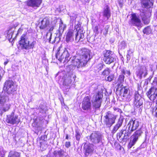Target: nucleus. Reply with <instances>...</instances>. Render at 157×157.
Segmentation results:
<instances>
[{
    "instance_id": "obj_2",
    "label": "nucleus",
    "mask_w": 157,
    "mask_h": 157,
    "mask_svg": "<svg viewBox=\"0 0 157 157\" xmlns=\"http://www.w3.org/2000/svg\"><path fill=\"white\" fill-rule=\"evenodd\" d=\"M36 43L35 41L30 42L29 37L27 34H23L21 36L20 40L19 41V47L22 50H27L33 49Z\"/></svg>"
},
{
    "instance_id": "obj_60",
    "label": "nucleus",
    "mask_w": 157,
    "mask_h": 157,
    "mask_svg": "<svg viewBox=\"0 0 157 157\" xmlns=\"http://www.w3.org/2000/svg\"><path fill=\"white\" fill-rule=\"evenodd\" d=\"M8 62V60H7V61H5L4 62V65H6L7 64Z\"/></svg>"
},
{
    "instance_id": "obj_64",
    "label": "nucleus",
    "mask_w": 157,
    "mask_h": 157,
    "mask_svg": "<svg viewBox=\"0 0 157 157\" xmlns=\"http://www.w3.org/2000/svg\"><path fill=\"white\" fill-rule=\"evenodd\" d=\"M156 85H157V78L156 80Z\"/></svg>"
},
{
    "instance_id": "obj_38",
    "label": "nucleus",
    "mask_w": 157,
    "mask_h": 157,
    "mask_svg": "<svg viewBox=\"0 0 157 157\" xmlns=\"http://www.w3.org/2000/svg\"><path fill=\"white\" fill-rule=\"evenodd\" d=\"M119 48L121 49H124L126 47V44L124 41H122L120 42L119 44Z\"/></svg>"
},
{
    "instance_id": "obj_14",
    "label": "nucleus",
    "mask_w": 157,
    "mask_h": 157,
    "mask_svg": "<svg viewBox=\"0 0 157 157\" xmlns=\"http://www.w3.org/2000/svg\"><path fill=\"white\" fill-rule=\"evenodd\" d=\"M82 108L84 110H90L91 109V103L89 96H86L83 98Z\"/></svg>"
},
{
    "instance_id": "obj_53",
    "label": "nucleus",
    "mask_w": 157,
    "mask_h": 157,
    "mask_svg": "<svg viewBox=\"0 0 157 157\" xmlns=\"http://www.w3.org/2000/svg\"><path fill=\"white\" fill-rule=\"evenodd\" d=\"M23 30L22 29H21V28H19L17 32V33L16 34V36H17V35L19 34H21L23 31Z\"/></svg>"
},
{
    "instance_id": "obj_50",
    "label": "nucleus",
    "mask_w": 157,
    "mask_h": 157,
    "mask_svg": "<svg viewBox=\"0 0 157 157\" xmlns=\"http://www.w3.org/2000/svg\"><path fill=\"white\" fill-rule=\"evenodd\" d=\"M97 68H98L99 71L101 70L103 68V64L101 63L98 64L97 66Z\"/></svg>"
},
{
    "instance_id": "obj_1",
    "label": "nucleus",
    "mask_w": 157,
    "mask_h": 157,
    "mask_svg": "<svg viewBox=\"0 0 157 157\" xmlns=\"http://www.w3.org/2000/svg\"><path fill=\"white\" fill-rule=\"evenodd\" d=\"M78 54L79 59H75L73 60L72 63L75 66L79 68L86 65L90 59V51L86 48H83L79 50Z\"/></svg>"
},
{
    "instance_id": "obj_48",
    "label": "nucleus",
    "mask_w": 157,
    "mask_h": 157,
    "mask_svg": "<svg viewBox=\"0 0 157 157\" xmlns=\"http://www.w3.org/2000/svg\"><path fill=\"white\" fill-rule=\"evenodd\" d=\"M109 26L108 25H106L105 28V31L104 32L103 34L104 35H106L108 33L109 29Z\"/></svg>"
},
{
    "instance_id": "obj_24",
    "label": "nucleus",
    "mask_w": 157,
    "mask_h": 157,
    "mask_svg": "<svg viewBox=\"0 0 157 157\" xmlns=\"http://www.w3.org/2000/svg\"><path fill=\"white\" fill-rule=\"evenodd\" d=\"M104 17L106 18V20H108L111 16V11L108 5H106L104 8L103 12Z\"/></svg>"
},
{
    "instance_id": "obj_32",
    "label": "nucleus",
    "mask_w": 157,
    "mask_h": 157,
    "mask_svg": "<svg viewBox=\"0 0 157 157\" xmlns=\"http://www.w3.org/2000/svg\"><path fill=\"white\" fill-rule=\"evenodd\" d=\"M39 113L43 114H45L47 110V108L46 106L44 105H40L39 109Z\"/></svg>"
},
{
    "instance_id": "obj_56",
    "label": "nucleus",
    "mask_w": 157,
    "mask_h": 157,
    "mask_svg": "<svg viewBox=\"0 0 157 157\" xmlns=\"http://www.w3.org/2000/svg\"><path fill=\"white\" fill-rule=\"evenodd\" d=\"M104 22V20L102 19H100L99 21V24L98 25L99 26H100V25H101V24H103V23Z\"/></svg>"
},
{
    "instance_id": "obj_43",
    "label": "nucleus",
    "mask_w": 157,
    "mask_h": 157,
    "mask_svg": "<svg viewBox=\"0 0 157 157\" xmlns=\"http://www.w3.org/2000/svg\"><path fill=\"white\" fill-rule=\"evenodd\" d=\"M10 104H7L5 107L3 108L2 110L4 112L7 111L10 109Z\"/></svg>"
},
{
    "instance_id": "obj_30",
    "label": "nucleus",
    "mask_w": 157,
    "mask_h": 157,
    "mask_svg": "<svg viewBox=\"0 0 157 157\" xmlns=\"http://www.w3.org/2000/svg\"><path fill=\"white\" fill-rule=\"evenodd\" d=\"M52 36V33L51 32H48L46 35V38L48 40V41L50 43H53L55 42L56 40L57 39H59L58 37L57 36L55 37L54 39L51 42V39Z\"/></svg>"
},
{
    "instance_id": "obj_5",
    "label": "nucleus",
    "mask_w": 157,
    "mask_h": 157,
    "mask_svg": "<svg viewBox=\"0 0 157 157\" xmlns=\"http://www.w3.org/2000/svg\"><path fill=\"white\" fill-rule=\"evenodd\" d=\"M103 60L106 64H110L116 61V56L112 51L105 50L103 52Z\"/></svg>"
},
{
    "instance_id": "obj_55",
    "label": "nucleus",
    "mask_w": 157,
    "mask_h": 157,
    "mask_svg": "<svg viewBox=\"0 0 157 157\" xmlns=\"http://www.w3.org/2000/svg\"><path fill=\"white\" fill-rule=\"evenodd\" d=\"M65 146L67 147H69L70 146V143L69 142H66Z\"/></svg>"
},
{
    "instance_id": "obj_18",
    "label": "nucleus",
    "mask_w": 157,
    "mask_h": 157,
    "mask_svg": "<svg viewBox=\"0 0 157 157\" xmlns=\"http://www.w3.org/2000/svg\"><path fill=\"white\" fill-rule=\"evenodd\" d=\"M42 2V0H28L27 4L29 6L36 9L40 6Z\"/></svg>"
},
{
    "instance_id": "obj_22",
    "label": "nucleus",
    "mask_w": 157,
    "mask_h": 157,
    "mask_svg": "<svg viewBox=\"0 0 157 157\" xmlns=\"http://www.w3.org/2000/svg\"><path fill=\"white\" fill-rule=\"evenodd\" d=\"M154 2L153 0H141L142 7L149 9L153 7Z\"/></svg>"
},
{
    "instance_id": "obj_7",
    "label": "nucleus",
    "mask_w": 157,
    "mask_h": 157,
    "mask_svg": "<svg viewBox=\"0 0 157 157\" xmlns=\"http://www.w3.org/2000/svg\"><path fill=\"white\" fill-rule=\"evenodd\" d=\"M56 57L60 62L63 60L64 62H68L70 58L68 52L65 48L64 50L60 48L56 54Z\"/></svg>"
},
{
    "instance_id": "obj_44",
    "label": "nucleus",
    "mask_w": 157,
    "mask_h": 157,
    "mask_svg": "<svg viewBox=\"0 0 157 157\" xmlns=\"http://www.w3.org/2000/svg\"><path fill=\"white\" fill-rule=\"evenodd\" d=\"M79 31L77 32L75 34V39L76 41L78 42L81 40L80 38L79 37Z\"/></svg>"
},
{
    "instance_id": "obj_12",
    "label": "nucleus",
    "mask_w": 157,
    "mask_h": 157,
    "mask_svg": "<svg viewBox=\"0 0 157 157\" xmlns=\"http://www.w3.org/2000/svg\"><path fill=\"white\" fill-rule=\"evenodd\" d=\"M129 24L132 26L136 27L138 29L140 28L143 25L140 19L136 16L135 13L132 14Z\"/></svg>"
},
{
    "instance_id": "obj_4",
    "label": "nucleus",
    "mask_w": 157,
    "mask_h": 157,
    "mask_svg": "<svg viewBox=\"0 0 157 157\" xmlns=\"http://www.w3.org/2000/svg\"><path fill=\"white\" fill-rule=\"evenodd\" d=\"M17 89V86L13 81L8 80L5 82L3 90L9 95H13Z\"/></svg>"
},
{
    "instance_id": "obj_39",
    "label": "nucleus",
    "mask_w": 157,
    "mask_h": 157,
    "mask_svg": "<svg viewBox=\"0 0 157 157\" xmlns=\"http://www.w3.org/2000/svg\"><path fill=\"white\" fill-rule=\"evenodd\" d=\"M125 76L122 74L120 75L118 78V82L120 83H122L124 82Z\"/></svg>"
},
{
    "instance_id": "obj_59",
    "label": "nucleus",
    "mask_w": 157,
    "mask_h": 157,
    "mask_svg": "<svg viewBox=\"0 0 157 157\" xmlns=\"http://www.w3.org/2000/svg\"><path fill=\"white\" fill-rule=\"evenodd\" d=\"M32 125L33 127H36V122L35 121V122L34 123H33Z\"/></svg>"
},
{
    "instance_id": "obj_62",
    "label": "nucleus",
    "mask_w": 157,
    "mask_h": 157,
    "mask_svg": "<svg viewBox=\"0 0 157 157\" xmlns=\"http://www.w3.org/2000/svg\"><path fill=\"white\" fill-rule=\"evenodd\" d=\"M68 136L67 135L66 136V139H68Z\"/></svg>"
},
{
    "instance_id": "obj_34",
    "label": "nucleus",
    "mask_w": 157,
    "mask_h": 157,
    "mask_svg": "<svg viewBox=\"0 0 157 157\" xmlns=\"http://www.w3.org/2000/svg\"><path fill=\"white\" fill-rule=\"evenodd\" d=\"M64 151L61 149H59L57 150H56L53 152L54 155L55 156H61L63 155Z\"/></svg>"
},
{
    "instance_id": "obj_35",
    "label": "nucleus",
    "mask_w": 157,
    "mask_h": 157,
    "mask_svg": "<svg viewBox=\"0 0 157 157\" xmlns=\"http://www.w3.org/2000/svg\"><path fill=\"white\" fill-rule=\"evenodd\" d=\"M152 29L150 26H148L145 28L143 30V32L144 34L148 35L151 33Z\"/></svg>"
},
{
    "instance_id": "obj_10",
    "label": "nucleus",
    "mask_w": 157,
    "mask_h": 157,
    "mask_svg": "<svg viewBox=\"0 0 157 157\" xmlns=\"http://www.w3.org/2000/svg\"><path fill=\"white\" fill-rule=\"evenodd\" d=\"M120 93L122 99L124 101H129L132 98V92L127 88L124 87L121 88L120 90Z\"/></svg>"
},
{
    "instance_id": "obj_23",
    "label": "nucleus",
    "mask_w": 157,
    "mask_h": 157,
    "mask_svg": "<svg viewBox=\"0 0 157 157\" xmlns=\"http://www.w3.org/2000/svg\"><path fill=\"white\" fill-rule=\"evenodd\" d=\"M74 31L72 29H69L67 32L66 41L67 43L72 42L74 40Z\"/></svg>"
},
{
    "instance_id": "obj_58",
    "label": "nucleus",
    "mask_w": 157,
    "mask_h": 157,
    "mask_svg": "<svg viewBox=\"0 0 157 157\" xmlns=\"http://www.w3.org/2000/svg\"><path fill=\"white\" fill-rule=\"evenodd\" d=\"M54 29V26H52L49 29V31L48 32H51L52 31H53V29Z\"/></svg>"
},
{
    "instance_id": "obj_37",
    "label": "nucleus",
    "mask_w": 157,
    "mask_h": 157,
    "mask_svg": "<svg viewBox=\"0 0 157 157\" xmlns=\"http://www.w3.org/2000/svg\"><path fill=\"white\" fill-rule=\"evenodd\" d=\"M39 146L42 150L44 151L45 150L47 147V141H44L42 144L40 143Z\"/></svg>"
},
{
    "instance_id": "obj_40",
    "label": "nucleus",
    "mask_w": 157,
    "mask_h": 157,
    "mask_svg": "<svg viewBox=\"0 0 157 157\" xmlns=\"http://www.w3.org/2000/svg\"><path fill=\"white\" fill-rule=\"evenodd\" d=\"M132 53L133 52L130 49L128 51V53L126 56L127 60V61H128L130 60Z\"/></svg>"
},
{
    "instance_id": "obj_57",
    "label": "nucleus",
    "mask_w": 157,
    "mask_h": 157,
    "mask_svg": "<svg viewBox=\"0 0 157 157\" xmlns=\"http://www.w3.org/2000/svg\"><path fill=\"white\" fill-rule=\"evenodd\" d=\"M38 119L39 121L44 122V117H39Z\"/></svg>"
},
{
    "instance_id": "obj_46",
    "label": "nucleus",
    "mask_w": 157,
    "mask_h": 157,
    "mask_svg": "<svg viewBox=\"0 0 157 157\" xmlns=\"http://www.w3.org/2000/svg\"><path fill=\"white\" fill-rule=\"evenodd\" d=\"M98 29V25L95 26L93 28L94 31L96 34H98L99 33Z\"/></svg>"
},
{
    "instance_id": "obj_21",
    "label": "nucleus",
    "mask_w": 157,
    "mask_h": 157,
    "mask_svg": "<svg viewBox=\"0 0 157 157\" xmlns=\"http://www.w3.org/2000/svg\"><path fill=\"white\" fill-rule=\"evenodd\" d=\"M147 74V71L146 67L145 66H141L138 72L136 73V75L139 78L141 79L143 77H145Z\"/></svg>"
},
{
    "instance_id": "obj_17",
    "label": "nucleus",
    "mask_w": 157,
    "mask_h": 157,
    "mask_svg": "<svg viewBox=\"0 0 157 157\" xmlns=\"http://www.w3.org/2000/svg\"><path fill=\"white\" fill-rule=\"evenodd\" d=\"M127 125L133 132L136 130L139 126V122L135 118L131 120Z\"/></svg>"
},
{
    "instance_id": "obj_61",
    "label": "nucleus",
    "mask_w": 157,
    "mask_h": 157,
    "mask_svg": "<svg viewBox=\"0 0 157 157\" xmlns=\"http://www.w3.org/2000/svg\"><path fill=\"white\" fill-rule=\"evenodd\" d=\"M86 2H88L90 0H84Z\"/></svg>"
},
{
    "instance_id": "obj_49",
    "label": "nucleus",
    "mask_w": 157,
    "mask_h": 157,
    "mask_svg": "<svg viewBox=\"0 0 157 157\" xmlns=\"http://www.w3.org/2000/svg\"><path fill=\"white\" fill-rule=\"evenodd\" d=\"M152 112L153 113L154 112L155 114V116L157 117V104H156L155 107L152 109Z\"/></svg>"
},
{
    "instance_id": "obj_20",
    "label": "nucleus",
    "mask_w": 157,
    "mask_h": 157,
    "mask_svg": "<svg viewBox=\"0 0 157 157\" xmlns=\"http://www.w3.org/2000/svg\"><path fill=\"white\" fill-rule=\"evenodd\" d=\"M151 14L150 13L147 15V13L145 12L144 10H142V11H140V16L145 24H147L150 22L149 18Z\"/></svg>"
},
{
    "instance_id": "obj_54",
    "label": "nucleus",
    "mask_w": 157,
    "mask_h": 157,
    "mask_svg": "<svg viewBox=\"0 0 157 157\" xmlns=\"http://www.w3.org/2000/svg\"><path fill=\"white\" fill-rule=\"evenodd\" d=\"M79 32L80 33L79 37L80 38L81 40V39H83L84 37V35L82 33V31L81 33L80 30Z\"/></svg>"
},
{
    "instance_id": "obj_16",
    "label": "nucleus",
    "mask_w": 157,
    "mask_h": 157,
    "mask_svg": "<svg viewBox=\"0 0 157 157\" xmlns=\"http://www.w3.org/2000/svg\"><path fill=\"white\" fill-rule=\"evenodd\" d=\"M85 155L86 157L91 155L94 150V145L92 144H86L84 146Z\"/></svg>"
},
{
    "instance_id": "obj_29",
    "label": "nucleus",
    "mask_w": 157,
    "mask_h": 157,
    "mask_svg": "<svg viewBox=\"0 0 157 157\" xmlns=\"http://www.w3.org/2000/svg\"><path fill=\"white\" fill-rule=\"evenodd\" d=\"M61 21V23L59 25V31L56 34V36H58L59 40L60 38V37H61V33H62L66 28V26L65 25L63 24V22H62Z\"/></svg>"
},
{
    "instance_id": "obj_26",
    "label": "nucleus",
    "mask_w": 157,
    "mask_h": 157,
    "mask_svg": "<svg viewBox=\"0 0 157 157\" xmlns=\"http://www.w3.org/2000/svg\"><path fill=\"white\" fill-rule=\"evenodd\" d=\"M40 24V28L41 29H44L48 26L49 24V21L48 18L45 17L41 21Z\"/></svg>"
},
{
    "instance_id": "obj_6",
    "label": "nucleus",
    "mask_w": 157,
    "mask_h": 157,
    "mask_svg": "<svg viewBox=\"0 0 157 157\" xmlns=\"http://www.w3.org/2000/svg\"><path fill=\"white\" fill-rule=\"evenodd\" d=\"M116 116L111 112H107L104 117L103 123L107 127H110L115 123Z\"/></svg>"
},
{
    "instance_id": "obj_52",
    "label": "nucleus",
    "mask_w": 157,
    "mask_h": 157,
    "mask_svg": "<svg viewBox=\"0 0 157 157\" xmlns=\"http://www.w3.org/2000/svg\"><path fill=\"white\" fill-rule=\"evenodd\" d=\"M71 21L73 22V21L75 20L77 17V16L76 15H74V16H71Z\"/></svg>"
},
{
    "instance_id": "obj_45",
    "label": "nucleus",
    "mask_w": 157,
    "mask_h": 157,
    "mask_svg": "<svg viewBox=\"0 0 157 157\" xmlns=\"http://www.w3.org/2000/svg\"><path fill=\"white\" fill-rule=\"evenodd\" d=\"M75 137L77 140H79L81 137V134L80 133L77 131H76Z\"/></svg>"
},
{
    "instance_id": "obj_63",
    "label": "nucleus",
    "mask_w": 157,
    "mask_h": 157,
    "mask_svg": "<svg viewBox=\"0 0 157 157\" xmlns=\"http://www.w3.org/2000/svg\"><path fill=\"white\" fill-rule=\"evenodd\" d=\"M114 110H118L117 111H118L119 110V109H118V108H115L114 109Z\"/></svg>"
},
{
    "instance_id": "obj_28",
    "label": "nucleus",
    "mask_w": 157,
    "mask_h": 157,
    "mask_svg": "<svg viewBox=\"0 0 157 157\" xmlns=\"http://www.w3.org/2000/svg\"><path fill=\"white\" fill-rule=\"evenodd\" d=\"M120 74H121L123 75L126 77H128L130 76L131 72L129 70L127 69L124 67H120Z\"/></svg>"
},
{
    "instance_id": "obj_13",
    "label": "nucleus",
    "mask_w": 157,
    "mask_h": 157,
    "mask_svg": "<svg viewBox=\"0 0 157 157\" xmlns=\"http://www.w3.org/2000/svg\"><path fill=\"white\" fill-rule=\"evenodd\" d=\"M6 122L9 124H18L20 122V119L17 115H14V112H12L10 114L7 116Z\"/></svg>"
},
{
    "instance_id": "obj_19",
    "label": "nucleus",
    "mask_w": 157,
    "mask_h": 157,
    "mask_svg": "<svg viewBox=\"0 0 157 157\" xmlns=\"http://www.w3.org/2000/svg\"><path fill=\"white\" fill-rule=\"evenodd\" d=\"M147 97L151 101H154L157 97V89L151 88L147 93Z\"/></svg>"
},
{
    "instance_id": "obj_41",
    "label": "nucleus",
    "mask_w": 157,
    "mask_h": 157,
    "mask_svg": "<svg viewBox=\"0 0 157 157\" xmlns=\"http://www.w3.org/2000/svg\"><path fill=\"white\" fill-rule=\"evenodd\" d=\"M114 78V75L113 74H111L106 78H105V80L109 82H111L113 80Z\"/></svg>"
},
{
    "instance_id": "obj_33",
    "label": "nucleus",
    "mask_w": 157,
    "mask_h": 157,
    "mask_svg": "<svg viewBox=\"0 0 157 157\" xmlns=\"http://www.w3.org/2000/svg\"><path fill=\"white\" fill-rule=\"evenodd\" d=\"M8 100V97L6 95L3 94L0 96V104H3Z\"/></svg>"
},
{
    "instance_id": "obj_3",
    "label": "nucleus",
    "mask_w": 157,
    "mask_h": 157,
    "mask_svg": "<svg viewBox=\"0 0 157 157\" xmlns=\"http://www.w3.org/2000/svg\"><path fill=\"white\" fill-rule=\"evenodd\" d=\"M103 136L98 132H94L89 136L87 137L88 140H90L92 144L98 147L102 146L103 142L102 141Z\"/></svg>"
},
{
    "instance_id": "obj_36",
    "label": "nucleus",
    "mask_w": 157,
    "mask_h": 157,
    "mask_svg": "<svg viewBox=\"0 0 157 157\" xmlns=\"http://www.w3.org/2000/svg\"><path fill=\"white\" fill-rule=\"evenodd\" d=\"M111 70L109 68L107 67L102 71V75L104 76H107L109 74Z\"/></svg>"
},
{
    "instance_id": "obj_27",
    "label": "nucleus",
    "mask_w": 157,
    "mask_h": 157,
    "mask_svg": "<svg viewBox=\"0 0 157 157\" xmlns=\"http://www.w3.org/2000/svg\"><path fill=\"white\" fill-rule=\"evenodd\" d=\"M71 74V75H70V77H68L67 78L65 79L63 82V85L68 86H69L71 82V78H73V79L75 78L76 76L75 75L72 73L71 74V72L69 74Z\"/></svg>"
},
{
    "instance_id": "obj_31",
    "label": "nucleus",
    "mask_w": 157,
    "mask_h": 157,
    "mask_svg": "<svg viewBox=\"0 0 157 157\" xmlns=\"http://www.w3.org/2000/svg\"><path fill=\"white\" fill-rule=\"evenodd\" d=\"M8 157H20V153L16 151H11L9 152Z\"/></svg>"
},
{
    "instance_id": "obj_51",
    "label": "nucleus",
    "mask_w": 157,
    "mask_h": 157,
    "mask_svg": "<svg viewBox=\"0 0 157 157\" xmlns=\"http://www.w3.org/2000/svg\"><path fill=\"white\" fill-rule=\"evenodd\" d=\"M81 26V25L80 24H78L75 25V28L76 29V31L78 30V31H79Z\"/></svg>"
},
{
    "instance_id": "obj_9",
    "label": "nucleus",
    "mask_w": 157,
    "mask_h": 157,
    "mask_svg": "<svg viewBox=\"0 0 157 157\" xmlns=\"http://www.w3.org/2000/svg\"><path fill=\"white\" fill-rule=\"evenodd\" d=\"M103 96L102 93L99 92L94 95L91 101L93 107L95 109H99L100 107Z\"/></svg>"
},
{
    "instance_id": "obj_42",
    "label": "nucleus",
    "mask_w": 157,
    "mask_h": 157,
    "mask_svg": "<svg viewBox=\"0 0 157 157\" xmlns=\"http://www.w3.org/2000/svg\"><path fill=\"white\" fill-rule=\"evenodd\" d=\"M12 28H10V29L8 31V38H11L12 37L13 34L14 33V30H13V32H12Z\"/></svg>"
},
{
    "instance_id": "obj_15",
    "label": "nucleus",
    "mask_w": 157,
    "mask_h": 157,
    "mask_svg": "<svg viewBox=\"0 0 157 157\" xmlns=\"http://www.w3.org/2000/svg\"><path fill=\"white\" fill-rule=\"evenodd\" d=\"M134 95V107L136 109L138 108L142 105L143 103L142 100L141 99V97L137 92H135Z\"/></svg>"
},
{
    "instance_id": "obj_11",
    "label": "nucleus",
    "mask_w": 157,
    "mask_h": 157,
    "mask_svg": "<svg viewBox=\"0 0 157 157\" xmlns=\"http://www.w3.org/2000/svg\"><path fill=\"white\" fill-rule=\"evenodd\" d=\"M142 133L143 132L141 128H140L139 130H136L134 132L132 136L130 142L128 145V148H131L135 144L139 138L141 136Z\"/></svg>"
},
{
    "instance_id": "obj_47",
    "label": "nucleus",
    "mask_w": 157,
    "mask_h": 157,
    "mask_svg": "<svg viewBox=\"0 0 157 157\" xmlns=\"http://www.w3.org/2000/svg\"><path fill=\"white\" fill-rule=\"evenodd\" d=\"M46 139V137L45 135L42 136H41L39 141L40 143L42 144L43 141H46L45 139Z\"/></svg>"
},
{
    "instance_id": "obj_8",
    "label": "nucleus",
    "mask_w": 157,
    "mask_h": 157,
    "mask_svg": "<svg viewBox=\"0 0 157 157\" xmlns=\"http://www.w3.org/2000/svg\"><path fill=\"white\" fill-rule=\"evenodd\" d=\"M132 132L127 125L123 128L120 132L117 134V137L123 140H127L130 136Z\"/></svg>"
},
{
    "instance_id": "obj_25",
    "label": "nucleus",
    "mask_w": 157,
    "mask_h": 157,
    "mask_svg": "<svg viewBox=\"0 0 157 157\" xmlns=\"http://www.w3.org/2000/svg\"><path fill=\"white\" fill-rule=\"evenodd\" d=\"M123 120L122 118H120L117 123L114 127L112 131V133L113 134L115 133L118 129L122 126Z\"/></svg>"
}]
</instances>
